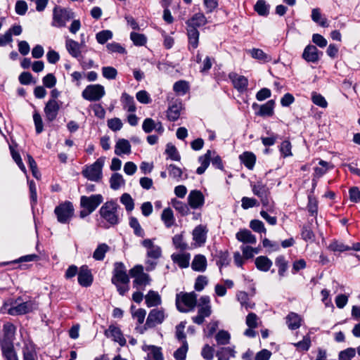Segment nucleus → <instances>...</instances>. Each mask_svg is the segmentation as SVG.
Instances as JSON below:
<instances>
[{
    "instance_id": "1",
    "label": "nucleus",
    "mask_w": 360,
    "mask_h": 360,
    "mask_svg": "<svg viewBox=\"0 0 360 360\" xmlns=\"http://www.w3.org/2000/svg\"><path fill=\"white\" fill-rule=\"evenodd\" d=\"M120 210V205L115 200H111L103 203L99 210V214L105 222H101L100 226L104 229H108L110 226H115L120 224L119 211Z\"/></svg>"
},
{
    "instance_id": "2",
    "label": "nucleus",
    "mask_w": 360,
    "mask_h": 360,
    "mask_svg": "<svg viewBox=\"0 0 360 360\" xmlns=\"http://www.w3.org/2000/svg\"><path fill=\"white\" fill-rule=\"evenodd\" d=\"M74 17L75 13L72 10L56 6L53 9V20L51 25L55 27H65L66 22L74 18Z\"/></svg>"
},
{
    "instance_id": "3",
    "label": "nucleus",
    "mask_w": 360,
    "mask_h": 360,
    "mask_svg": "<svg viewBox=\"0 0 360 360\" xmlns=\"http://www.w3.org/2000/svg\"><path fill=\"white\" fill-rule=\"evenodd\" d=\"M181 302L186 307L193 309L197 304V295L194 292H180L176 295V306L180 312H188V309L183 307Z\"/></svg>"
},
{
    "instance_id": "4",
    "label": "nucleus",
    "mask_w": 360,
    "mask_h": 360,
    "mask_svg": "<svg viewBox=\"0 0 360 360\" xmlns=\"http://www.w3.org/2000/svg\"><path fill=\"white\" fill-rule=\"evenodd\" d=\"M104 165V160L100 158L95 162L82 170V175L87 179L92 181H99L102 179V168Z\"/></svg>"
},
{
    "instance_id": "5",
    "label": "nucleus",
    "mask_w": 360,
    "mask_h": 360,
    "mask_svg": "<svg viewBox=\"0 0 360 360\" xmlns=\"http://www.w3.org/2000/svg\"><path fill=\"white\" fill-rule=\"evenodd\" d=\"M54 213L60 223L67 224L74 214L73 205L69 201L61 203L55 207Z\"/></svg>"
},
{
    "instance_id": "6",
    "label": "nucleus",
    "mask_w": 360,
    "mask_h": 360,
    "mask_svg": "<svg viewBox=\"0 0 360 360\" xmlns=\"http://www.w3.org/2000/svg\"><path fill=\"white\" fill-rule=\"evenodd\" d=\"M105 94V89L101 84H90L84 89L82 96L89 101H98Z\"/></svg>"
},
{
    "instance_id": "7",
    "label": "nucleus",
    "mask_w": 360,
    "mask_h": 360,
    "mask_svg": "<svg viewBox=\"0 0 360 360\" xmlns=\"http://www.w3.org/2000/svg\"><path fill=\"white\" fill-rule=\"evenodd\" d=\"M111 282L112 284L121 283L124 285H127L129 283V277L127 274V269L123 262H117L114 264Z\"/></svg>"
},
{
    "instance_id": "8",
    "label": "nucleus",
    "mask_w": 360,
    "mask_h": 360,
    "mask_svg": "<svg viewBox=\"0 0 360 360\" xmlns=\"http://www.w3.org/2000/svg\"><path fill=\"white\" fill-rule=\"evenodd\" d=\"M103 198L101 194L91 195L90 196L82 195L80 198V206L86 209L91 213L103 202Z\"/></svg>"
},
{
    "instance_id": "9",
    "label": "nucleus",
    "mask_w": 360,
    "mask_h": 360,
    "mask_svg": "<svg viewBox=\"0 0 360 360\" xmlns=\"http://www.w3.org/2000/svg\"><path fill=\"white\" fill-rule=\"evenodd\" d=\"M37 308L38 305L35 301L28 300L11 307L8 310V314L12 316L22 315L32 312Z\"/></svg>"
},
{
    "instance_id": "10",
    "label": "nucleus",
    "mask_w": 360,
    "mask_h": 360,
    "mask_svg": "<svg viewBox=\"0 0 360 360\" xmlns=\"http://www.w3.org/2000/svg\"><path fill=\"white\" fill-rule=\"evenodd\" d=\"M275 106V101L274 100H269L266 103L259 105L257 103H254L252 105L253 110L258 111L255 112V115L260 117H271L274 113V109Z\"/></svg>"
},
{
    "instance_id": "11",
    "label": "nucleus",
    "mask_w": 360,
    "mask_h": 360,
    "mask_svg": "<svg viewBox=\"0 0 360 360\" xmlns=\"http://www.w3.org/2000/svg\"><path fill=\"white\" fill-rule=\"evenodd\" d=\"M322 56L323 52L319 51L316 46L309 44L304 48L302 57L308 63H316Z\"/></svg>"
},
{
    "instance_id": "12",
    "label": "nucleus",
    "mask_w": 360,
    "mask_h": 360,
    "mask_svg": "<svg viewBox=\"0 0 360 360\" xmlns=\"http://www.w3.org/2000/svg\"><path fill=\"white\" fill-rule=\"evenodd\" d=\"M77 280L79 284L82 287L87 288L91 285L94 278L91 271L89 269L88 266L83 265L80 267Z\"/></svg>"
},
{
    "instance_id": "13",
    "label": "nucleus",
    "mask_w": 360,
    "mask_h": 360,
    "mask_svg": "<svg viewBox=\"0 0 360 360\" xmlns=\"http://www.w3.org/2000/svg\"><path fill=\"white\" fill-rule=\"evenodd\" d=\"M0 345L5 360H19L11 340H4Z\"/></svg>"
},
{
    "instance_id": "14",
    "label": "nucleus",
    "mask_w": 360,
    "mask_h": 360,
    "mask_svg": "<svg viewBox=\"0 0 360 360\" xmlns=\"http://www.w3.org/2000/svg\"><path fill=\"white\" fill-rule=\"evenodd\" d=\"M104 335L107 338H112V340L118 342L121 347H124L127 344V340L123 336L122 330L114 325L109 326L108 329L105 330Z\"/></svg>"
},
{
    "instance_id": "15",
    "label": "nucleus",
    "mask_w": 360,
    "mask_h": 360,
    "mask_svg": "<svg viewBox=\"0 0 360 360\" xmlns=\"http://www.w3.org/2000/svg\"><path fill=\"white\" fill-rule=\"evenodd\" d=\"M164 320V311L159 309H153L150 310L146 319V327L154 328L156 325L162 323Z\"/></svg>"
},
{
    "instance_id": "16",
    "label": "nucleus",
    "mask_w": 360,
    "mask_h": 360,
    "mask_svg": "<svg viewBox=\"0 0 360 360\" xmlns=\"http://www.w3.org/2000/svg\"><path fill=\"white\" fill-rule=\"evenodd\" d=\"M60 110V105L57 101L50 99L44 107V113L46 120L53 122L57 117Z\"/></svg>"
},
{
    "instance_id": "17",
    "label": "nucleus",
    "mask_w": 360,
    "mask_h": 360,
    "mask_svg": "<svg viewBox=\"0 0 360 360\" xmlns=\"http://www.w3.org/2000/svg\"><path fill=\"white\" fill-rule=\"evenodd\" d=\"M229 78L238 91L243 93L247 90L248 80L245 76L238 75L236 72H231L229 75Z\"/></svg>"
},
{
    "instance_id": "18",
    "label": "nucleus",
    "mask_w": 360,
    "mask_h": 360,
    "mask_svg": "<svg viewBox=\"0 0 360 360\" xmlns=\"http://www.w3.org/2000/svg\"><path fill=\"white\" fill-rule=\"evenodd\" d=\"M188 202L193 209L201 207L205 203V198L202 193L198 190H193L188 196Z\"/></svg>"
},
{
    "instance_id": "19",
    "label": "nucleus",
    "mask_w": 360,
    "mask_h": 360,
    "mask_svg": "<svg viewBox=\"0 0 360 360\" xmlns=\"http://www.w3.org/2000/svg\"><path fill=\"white\" fill-rule=\"evenodd\" d=\"M212 255L216 259V263L219 266L220 270L223 266H228L231 262L228 250H215Z\"/></svg>"
},
{
    "instance_id": "20",
    "label": "nucleus",
    "mask_w": 360,
    "mask_h": 360,
    "mask_svg": "<svg viewBox=\"0 0 360 360\" xmlns=\"http://www.w3.org/2000/svg\"><path fill=\"white\" fill-rule=\"evenodd\" d=\"M207 22V18L202 13H197L194 14L191 18L188 19L186 24L188 28H195L202 27Z\"/></svg>"
},
{
    "instance_id": "21",
    "label": "nucleus",
    "mask_w": 360,
    "mask_h": 360,
    "mask_svg": "<svg viewBox=\"0 0 360 360\" xmlns=\"http://www.w3.org/2000/svg\"><path fill=\"white\" fill-rule=\"evenodd\" d=\"M212 153L214 155L216 152L207 150L205 155L198 158V162L201 165L196 169V173L198 174L201 175L204 174L207 168L209 167L211 161Z\"/></svg>"
},
{
    "instance_id": "22",
    "label": "nucleus",
    "mask_w": 360,
    "mask_h": 360,
    "mask_svg": "<svg viewBox=\"0 0 360 360\" xmlns=\"http://www.w3.org/2000/svg\"><path fill=\"white\" fill-rule=\"evenodd\" d=\"M236 354L234 346L219 347L215 353L217 360H229L231 358H234Z\"/></svg>"
},
{
    "instance_id": "23",
    "label": "nucleus",
    "mask_w": 360,
    "mask_h": 360,
    "mask_svg": "<svg viewBox=\"0 0 360 360\" xmlns=\"http://www.w3.org/2000/svg\"><path fill=\"white\" fill-rule=\"evenodd\" d=\"M81 44H79L77 41L67 38L65 40V48L72 57L79 58L81 56V50H80Z\"/></svg>"
},
{
    "instance_id": "24",
    "label": "nucleus",
    "mask_w": 360,
    "mask_h": 360,
    "mask_svg": "<svg viewBox=\"0 0 360 360\" xmlns=\"http://www.w3.org/2000/svg\"><path fill=\"white\" fill-rule=\"evenodd\" d=\"M131 153V145L128 140L124 139H119L115 145V153L117 155L129 154Z\"/></svg>"
},
{
    "instance_id": "25",
    "label": "nucleus",
    "mask_w": 360,
    "mask_h": 360,
    "mask_svg": "<svg viewBox=\"0 0 360 360\" xmlns=\"http://www.w3.org/2000/svg\"><path fill=\"white\" fill-rule=\"evenodd\" d=\"M239 158L240 162L248 169H252L254 168L256 162V156L253 153L245 151L240 155Z\"/></svg>"
},
{
    "instance_id": "26",
    "label": "nucleus",
    "mask_w": 360,
    "mask_h": 360,
    "mask_svg": "<svg viewBox=\"0 0 360 360\" xmlns=\"http://www.w3.org/2000/svg\"><path fill=\"white\" fill-rule=\"evenodd\" d=\"M207 267V259L202 255H195L191 263V268L195 271L203 272Z\"/></svg>"
},
{
    "instance_id": "27",
    "label": "nucleus",
    "mask_w": 360,
    "mask_h": 360,
    "mask_svg": "<svg viewBox=\"0 0 360 360\" xmlns=\"http://www.w3.org/2000/svg\"><path fill=\"white\" fill-rule=\"evenodd\" d=\"M236 238L243 243L255 244L257 239L250 231L248 229L240 230L236 233Z\"/></svg>"
},
{
    "instance_id": "28",
    "label": "nucleus",
    "mask_w": 360,
    "mask_h": 360,
    "mask_svg": "<svg viewBox=\"0 0 360 360\" xmlns=\"http://www.w3.org/2000/svg\"><path fill=\"white\" fill-rule=\"evenodd\" d=\"M171 257L174 263L177 264L181 269L187 268L189 266L190 254L188 253H174L172 255Z\"/></svg>"
},
{
    "instance_id": "29",
    "label": "nucleus",
    "mask_w": 360,
    "mask_h": 360,
    "mask_svg": "<svg viewBox=\"0 0 360 360\" xmlns=\"http://www.w3.org/2000/svg\"><path fill=\"white\" fill-rule=\"evenodd\" d=\"M285 320L290 330H296L301 326V317L295 312H290L286 316Z\"/></svg>"
},
{
    "instance_id": "30",
    "label": "nucleus",
    "mask_w": 360,
    "mask_h": 360,
    "mask_svg": "<svg viewBox=\"0 0 360 360\" xmlns=\"http://www.w3.org/2000/svg\"><path fill=\"white\" fill-rule=\"evenodd\" d=\"M151 278L148 274H142L133 281V287L141 290H144L145 287L150 285Z\"/></svg>"
},
{
    "instance_id": "31",
    "label": "nucleus",
    "mask_w": 360,
    "mask_h": 360,
    "mask_svg": "<svg viewBox=\"0 0 360 360\" xmlns=\"http://www.w3.org/2000/svg\"><path fill=\"white\" fill-rule=\"evenodd\" d=\"M257 269L261 271H268L272 266L271 260L266 256H259L255 260Z\"/></svg>"
},
{
    "instance_id": "32",
    "label": "nucleus",
    "mask_w": 360,
    "mask_h": 360,
    "mask_svg": "<svg viewBox=\"0 0 360 360\" xmlns=\"http://www.w3.org/2000/svg\"><path fill=\"white\" fill-rule=\"evenodd\" d=\"M121 101L124 109L130 112H134L136 111V108L133 96H130L126 92H124L122 94Z\"/></svg>"
},
{
    "instance_id": "33",
    "label": "nucleus",
    "mask_w": 360,
    "mask_h": 360,
    "mask_svg": "<svg viewBox=\"0 0 360 360\" xmlns=\"http://www.w3.org/2000/svg\"><path fill=\"white\" fill-rule=\"evenodd\" d=\"M207 231L205 228L202 225L196 226L193 231V240L200 245L206 241Z\"/></svg>"
},
{
    "instance_id": "34",
    "label": "nucleus",
    "mask_w": 360,
    "mask_h": 360,
    "mask_svg": "<svg viewBox=\"0 0 360 360\" xmlns=\"http://www.w3.org/2000/svg\"><path fill=\"white\" fill-rule=\"evenodd\" d=\"M145 300L148 307H156L161 304L160 296L157 292L152 290L148 291Z\"/></svg>"
},
{
    "instance_id": "35",
    "label": "nucleus",
    "mask_w": 360,
    "mask_h": 360,
    "mask_svg": "<svg viewBox=\"0 0 360 360\" xmlns=\"http://www.w3.org/2000/svg\"><path fill=\"white\" fill-rule=\"evenodd\" d=\"M188 39V44L193 49H195L199 42V31L195 28H186Z\"/></svg>"
},
{
    "instance_id": "36",
    "label": "nucleus",
    "mask_w": 360,
    "mask_h": 360,
    "mask_svg": "<svg viewBox=\"0 0 360 360\" xmlns=\"http://www.w3.org/2000/svg\"><path fill=\"white\" fill-rule=\"evenodd\" d=\"M251 56L259 60L263 63H269L271 60V57L270 55L266 54L260 49H252L249 51Z\"/></svg>"
},
{
    "instance_id": "37",
    "label": "nucleus",
    "mask_w": 360,
    "mask_h": 360,
    "mask_svg": "<svg viewBox=\"0 0 360 360\" xmlns=\"http://www.w3.org/2000/svg\"><path fill=\"white\" fill-rule=\"evenodd\" d=\"M161 219L167 228H170L174 225L175 219L174 217L173 211L170 207H167L163 210L161 214Z\"/></svg>"
},
{
    "instance_id": "38",
    "label": "nucleus",
    "mask_w": 360,
    "mask_h": 360,
    "mask_svg": "<svg viewBox=\"0 0 360 360\" xmlns=\"http://www.w3.org/2000/svg\"><path fill=\"white\" fill-rule=\"evenodd\" d=\"M109 182L110 188L115 191L118 190L121 185H124L125 184V181L122 175L117 172L113 173L111 175Z\"/></svg>"
},
{
    "instance_id": "39",
    "label": "nucleus",
    "mask_w": 360,
    "mask_h": 360,
    "mask_svg": "<svg viewBox=\"0 0 360 360\" xmlns=\"http://www.w3.org/2000/svg\"><path fill=\"white\" fill-rule=\"evenodd\" d=\"M110 247L105 243L99 244L93 253L95 260L102 261L104 259L105 253L108 252Z\"/></svg>"
},
{
    "instance_id": "40",
    "label": "nucleus",
    "mask_w": 360,
    "mask_h": 360,
    "mask_svg": "<svg viewBox=\"0 0 360 360\" xmlns=\"http://www.w3.org/2000/svg\"><path fill=\"white\" fill-rule=\"evenodd\" d=\"M172 205L173 207L181 215L186 216L190 213V209L188 206L176 198L172 199Z\"/></svg>"
},
{
    "instance_id": "41",
    "label": "nucleus",
    "mask_w": 360,
    "mask_h": 360,
    "mask_svg": "<svg viewBox=\"0 0 360 360\" xmlns=\"http://www.w3.org/2000/svg\"><path fill=\"white\" fill-rule=\"evenodd\" d=\"M251 187L253 193L259 198L266 194H269L266 185L264 184L262 181H257L255 184H251Z\"/></svg>"
},
{
    "instance_id": "42",
    "label": "nucleus",
    "mask_w": 360,
    "mask_h": 360,
    "mask_svg": "<svg viewBox=\"0 0 360 360\" xmlns=\"http://www.w3.org/2000/svg\"><path fill=\"white\" fill-rule=\"evenodd\" d=\"M311 19L316 23H318L322 27H328V23L326 18L321 17L319 8H313L311 11Z\"/></svg>"
},
{
    "instance_id": "43",
    "label": "nucleus",
    "mask_w": 360,
    "mask_h": 360,
    "mask_svg": "<svg viewBox=\"0 0 360 360\" xmlns=\"http://www.w3.org/2000/svg\"><path fill=\"white\" fill-rule=\"evenodd\" d=\"M129 226L133 229L134 233L138 237L143 238L145 235L144 231L141 226L138 219L135 217H130L129 221Z\"/></svg>"
},
{
    "instance_id": "44",
    "label": "nucleus",
    "mask_w": 360,
    "mask_h": 360,
    "mask_svg": "<svg viewBox=\"0 0 360 360\" xmlns=\"http://www.w3.org/2000/svg\"><path fill=\"white\" fill-rule=\"evenodd\" d=\"M148 348H150V353L148 354L146 360H164L161 347L150 345Z\"/></svg>"
},
{
    "instance_id": "45",
    "label": "nucleus",
    "mask_w": 360,
    "mask_h": 360,
    "mask_svg": "<svg viewBox=\"0 0 360 360\" xmlns=\"http://www.w3.org/2000/svg\"><path fill=\"white\" fill-rule=\"evenodd\" d=\"M173 90L178 94L184 95L189 90V84L185 80L177 81L173 85Z\"/></svg>"
},
{
    "instance_id": "46",
    "label": "nucleus",
    "mask_w": 360,
    "mask_h": 360,
    "mask_svg": "<svg viewBox=\"0 0 360 360\" xmlns=\"http://www.w3.org/2000/svg\"><path fill=\"white\" fill-rule=\"evenodd\" d=\"M275 264L278 268V275L281 277L284 276L285 273L288 269V262H286L285 257L283 255L278 256L276 258Z\"/></svg>"
},
{
    "instance_id": "47",
    "label": "nucleus",
    "mask_w": 360,
    "mask_h": 360,
    "mask_svg": "<svg viewBox=\"0 0 360 360\" xmlns=\"http://www.w3.org/2000/svg\"><path fill=\"white\" fill-rule=\"evenodd\" d=\"M231 335L224 330H220L215 335V340L218 345H226L230 342Z\"/></svg>"
},
{
    "instance_id": "48",
    "label": "nucleus",
    "mask_w": 360,
    "mask_h": 360,
    "mask_svg": "<svg viewBox=\"0 0 360 360\" xmlns=\"http://www.w3.org/2000/svg\"><path fill=\"white\" fill-rule=\"evenodd\" d=\"M120 202L124 205L128 212H131L134 208V201L131 196L127 193H124L121 195Z\"/></svg>"
},
{
    "instance_id": "49",
    "label": "nucleus",
    "mask_w": 360,
    "mask_h": 360,
    "mask_svg": "<svg viewBox=\"0 0 360 360\" xmlns=\"http://www.w3.org/2000/svg\"><path fill=\"white\" fill-rule=\"evenodd\" d=\"M180 109L181 107L177 104L169 106L167 112L168 120L173 122L177 120L180 116Z\"/></svg>"
},
{
    "instance_id": "50",
    "label": "nucleus",
    "mask_w": 360,
    "mask_h": 360,
    "mask_svg": "<svg viewBox=\"0 0 360 360\" xmlns=\"http://www.w3.org/2000/svg\"><path fill=\"white\" fill-rule=\"evenodd\" d=\"M254 9L261 16H266L269 13V6L264 0H258L254 6Z\"/></svg>"
},
{
    "instance_id": "51",
    "label": "nucleus",
    "mask_w": 360,
    "mask_h": 360,
    "mask_svg": "<svg viewBox=\"0 0 360 360\" xmlns=\"http://www.w3.org/2000/svg\"><path fill=\"white\" fill-rule=\"evenodd\" d=\"M165 153L167 154L168 158L174 161H180L181 156L175 146L169 143L167 144Z\"/></svg>"
},
{
    "instance_id": "52",
    "label": "nucleus",
    "mask_w": 360,
    "mask_h": 360,
    "mask_svg": "<svg viewBox=\"0 0 360 360\" xmlns=\"http://www.w3.org/2000/svg\"><path fill=\"white\" fill-rule=\"evenodd\" d=\"M23 360H37V352L34 345H25L22 348Z\"/></svg>"
},
{
    "instance_id": "53",
    "label": "nucleus",
    "mask_w": 360,
    "mask_h": 360,
    "mask_svg": "<svg viewBox=\"0 0 360 360\" xmlns=\"http://www.w3.org/2000/svg\"><path fill=\"white\" fill-rule=\"evenodd\" d=\"M188 349L187 341H184L182 345L178 348L174 353V357L176 360H186V354Z\"/></svg>"
},
{
    "instance_id": "54",
    "label": "nucleus",
    "mask_w": 360,
    "mask_h": 360,
    "mask_svg": "<svg viewBox=\"0 0 360 360\" xmlns=\"http://www.w3.org/2000/svg\"><path fill=\"white\" fill-rule=\"evenodd\" d=\"M112 32L110 30H105L98 32L96 34V39L98 43L101 44H105L109 39L112 38Z\"/></svg>"
},
{
    "instance_id": "55",
    "label": "nucleus",
    "mask_w": 360,
    "mask_h": 360,
    "mask_svg": "<svg viewBox=\"0 0 360 360\" xmlns=\"http://www.w3.org/2000/svg\"><path fill=\"white\" fill-rule=\"evenodd\" d=\"M301 237L305 241H314L315 235L309 225H304L302 228Z\"/></svg>"
},
{
    "instance_id": "56",
    "label": "nucleus",
    "mask_w": 360,
    "mask_h": 360,
    "mask_svg": "<svg viewBox=\"0 0 360 360\" xmlns=\"http://www.w3.org/2000/svg\"><path fill=\"white\" fill-rule=\"evenodd\" d=\"M328 249L333 252H345L347 250H350L351 247L345 245L342 242H339L338 240L333 241L328 246Z\"/></svg>"
},
{
    "instance_id": "57",
    "label": "nucleus",
    "mask_w": 360,
    "mask_h": 360,
    "mask_svg": "<svg viewBox=\"0 0 360 360\" xmlns=\"http://www.w3.org/2000/svg\"><path fill=\"white\" fill-rule=\"evenodd\" d=\"M130 39L136 46H143L147 41L146 36L143 34L132 32L130 34Z\"/></svg>"
},
{
    "instance_id": "58",
    "label": "nucleus",
    "mask_w": 360,
    "mask_h": 360,
    "mask_svg": "<svg viewBox=\"0 0 360 360\" xmlns=\"http://www.w3.org/2000/svg\"><path fill=\"white\" fill-rule=\"evenodd\" d=\"M356 356V349L353 347H349L340 351L338 354L339 360H352Z\"/></svg>"
},
{
    "instance_id": "59",
    "label": "nucleus",
    "mask_w": 360,
    "mask_h": 360,
    "mask_svg": "<svg viewBox=\"0 0 360 360\" xmlns=\"http://www.w3.org/2000/svg\"><path fill=\"white\" fill-rule=\"evenodd\" d=\"M103 77L107 79H115L117 75V70L111 66H105L102 68Z\"/></svg>"
},
{
    "instance_id": "60",
    "label": "nucleus",
    "mask_w": 360,
    "mask_h": 360,
    "mask_svg": "<svg viewBox=\"0 0 360 360\" xmlns=\"http://www.w3.org/2000/svg\"><path fill=\"white\" fill-rule=\"evenodd\" d=\"M186 321H181L176 326V338L181 341L182 343L184 341H186V336L184 333V328L186 327Z\"/></svg>"
},
{
    "instance_id": "61",
    "label": "nucleus",
    "mask_w": 360,
    "mask_h": 360,
    "mask_svg": "<svg viewBox=\"0 0 360 360\" xmlns=\"http://www.w3.org/2000/svg\"><path fill=\"white\" fill-rule=\"evenodd\" d=\"M167 168L170 176L176 179L177 181H179V179H181L183 172L181 168L173 164L169 165Z\"/></svg>"
},
{
    "instance_id": "62",
    "label": "nucleus",
    "mask_w": 360,
    "mask_h": 360,
    "mask_svg": "<svg viewBox=\"0 0 360 360\" xmlns=\"http://www.w3.org/2000/svg\"><path fill=\"white\" fill-rule=\"evenodd\" d=\"M57 79L53 73H49L42 78L43 85L49 89H51L56 84Z\"/></svg>"
},
{
    "instance_id": "63",
    "label": "nucleus",
    "mask_w": 360,
    "mask_h": 360,
    "mask_svg": "<svg viewBox=\"0 0 360 360\" xmlns=\"http://www.w3.org/2000/svg\"><path fill=\"white\" fill-rule=\"evenodd\" d=\"M207 278L205 276L200 275L195 279L194 288L196 291L200 292L204 289V288L207 285Z\"/></svg>"
},
{
    "instance_id": "64",
    "label": "nucleus",
    "mask_w": 360,
    "mask_h": 360,
    "mask_svg": "<svg viewBox=\"0 0 360 360\" xmlns=\"http://www.w3.org/2000/svg\"><path fill=\"white\" fill-rule=\"evenodd\" d=\"M214 349L213 347L206 344L202 349L201 355L205 360H212L214 358Z\"/></svg>"
}]
</instances>
